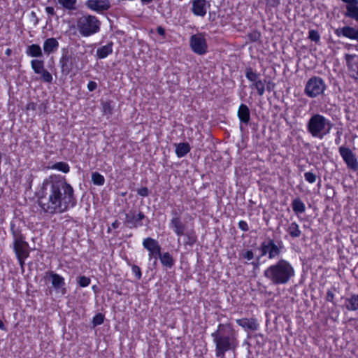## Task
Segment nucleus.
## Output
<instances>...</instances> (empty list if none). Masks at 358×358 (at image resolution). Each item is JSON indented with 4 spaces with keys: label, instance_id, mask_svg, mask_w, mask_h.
<instances>
[{
    "label": "nucleus",
    "instance_id": "34",
    "mask_svg": "<svg viewBox=\"0 0 358 358\" xmlns=\"http://www.w3.org/2000/svg\"><path fill=\"white\" fill-rule=\"evenodd\" d=\"M292 207L296 213H302L306 209L304 203L299 198H296L292 201Z\"/></svg>",
    "mask_w": 358,
    "mask_h": 358
},
{
    "label": "nucleus",
    "instance_id": "30",
    "mask_svg": "<svg viewBox=\"0 0 358 358\" xmlns=\"http://www.w3.org/2000/svg\"><path fill=\"white\" fill-rule=\"evenodd\" d=\"M286 231L289 234V236L293 238H299L301 234V231L299 229V227L298 224L295 222L289 224Z\"/></svg>",
    "mask_w": 358,
    "mask_h": 358
},
{
    "label": "nucleus",
    "instance_id": "47",
    "mask_svg": "<svg viewBox=\"0 0 358 358\" xmlns=\"http://www.w3.org/2000/svg\"><path fill=\"white\" fill-rule=\"evenodd\" d=\"M181 213H182L181 210L178 211L175 208L172 209L171 211V220L181 218V217H180Z\"/></svg>",
    "mask_w": 358,
    "mask_h": 358
},
{
    "label": "nucleus",
    "instance_id": "48",
    "mask_svg": "<svg viewBox=\"0 0 358 358\" xmlns=\"http://www.w3.org/2000/svg\"><path fill=\"white\" fill-rule=\"evenodd\" d=\"M98 85L95 81L90 80L87 83V87L90 92H93L97 88Z\"/></svg>",
    "mask_w": 358,
    "mask_h": 358
},
{
    "label": "nucleus",
    "instance_id": "23",
    "mask_svg": "<svg viewBox=\"0 0 358 358\" xmlns=\"http://www.w3.org/2000/svg\"><path fill=\"white\" fill-rule=\"evenodd\" d=\"M237 115L241 123H243L245 125L249 124L250 120V113L247 105L241 103L239 106L237 111Z\"/></svg>",
    "mask_w": 358,
    "mask_h": 358
},
{
    "label": "nucleus",
    "instance_id": "8",
    "mask_svg": "<svg viewBox=\"0 0 358 358\" xmlns=\"http://www.w3.org/2000/svg\"><path fill=\"white\" fill-rule=\"evenodd\" d=\"M191 50L198 55H203L208 52V44L205 36L201 33L193 34L189 38Z\"/></svg>",
    "mask_w": 358,
    "mask_h": 358
},
{
    "label": "nucleus",
    "instance_id": "39",
    "mask_svg": "<svg viewBox=\"0 0 358 358\" xmlns=\"http://www.w3.org/2000/svg\"><path fill=\"white\" fill-rule=\"evenodd\" d=\"M305 93L309 97H313V77L309 78L305 87Z\"/></svg>",
    "mask_w": 358,
    "mask_h": 358
},
{
    "label": "nucleus",
    "instance_id": "41",
    "mask_svg": "<svg viewBox=\"0 0 358 358\" xmlns=\"http://www.w3.org/2000/svg\"><path fill=\"white\" fill-rule=\"evenodd\" d=\"M105 316L102 313H96L92 318V324L94 327L101 325L103 323Z\"/></svg>",
    "mask_w": 358,
    "mask_h": 358
},
{
    "label": "nucleus",
    "instance_id": "22",
    "mask_svg": "<svg viewBox=\"0 0 358 358\" xmlns=\"http://www.w3.org/2000/svg\"><path fill=\"white\" fill-rule=\"evenodd\" d=\"M59 46L58 41L55 38H48L43 42V51L47 55L54 53L57 51Z\"/></svg>",
    "mask_w": 358,
    "mask_h": 358
},
{
    "label": "nucleus",
    "instance_id": "19",
    "mask_svg": "<svg viewBox=\"0 0 358 358\" xmlns=\"http://www.w3.org/2000/svg\"><path fill=\"white\" fill-rule=\"evenodd\" d=\"M236 324L241 327L245 331H256L259 328V324L257 318L243 317L236 320Z\"/></svg>",
    "mask_w": 358,
    "mask_h": 358
},
{
    "label": "nucleus",
    "instance_id": "35",
    "mask_svg": "<svg viewBox=\"0 0 358 358\" xmlns=\"http://www.w3.org/2000/svg\"><path fill=\"white\" fill-rule=\"evenodd\" d=\"M92 182L95 185L101 186L105 183V178L99 172H93L92 173Z\"/></svg>",
    "mask_w": 358,
    "mask_h": 358
},
{
    "label": "nucleus",
    "instance_id": "15",
    "mask_svg": "<svg viewBox=\"0 0 358 358\" xmlns=\"http://www.w3.org/2000/svg\"><path fill=\"white\" fill-rule=\"evenodd\" d=\"M85 6L89 10L101 14L110 8V3L109 0H87Z\"/></svg>",
    "mask_w": 358,
    "mask_h": 358
},
{
    "label": "nucleus",
    "instance_id": "62",
    "mask_svg": "<svg viewBox=\"0 0 358 358\" xmlns=\"http://www.w3.org/2000/svg\"><path fill=\"white\" fill-rule=\"evenodd\" d=\"M141 1L143 5H148L152 1V0H141Z\"/></svg>",
    "mask_w": 358,
    "mask_h": 358
},
{
    "label": "nucleus",
    "instance_id": "46",
    "mask_svg": "<svg viewBox=\"0 0 358 358\" xmlns=\"http://www.w3.org/2000/svg\"><path fill=\"white\" fill-rule=\"evenodd\" d=\"M238 228L243 231H248L249 230L248 224L245 220H240L238 223Z\"/></svg>",
    "mask_w": 358,
    "mask_h": 358
},
{
    "label": "nucleus",
    "instance_id": "54",
    "mask_svg": "<svg viewBox=\"0 0 358 358\" xmlns=\"http://www.w3.org/2000/svg\"><path fill=\"white\" fill-rule=\"evenodd\" d=\"M45 12L48 15L53 16L55 15V11L53 7L52 6H47L45 8Z\"/></svg>",
    "mask_w": 358,
    "mask_h": 358
},
{
    "label": "nucleus",
    "instance_id": "33",
    "mask_svg": "<svg viewBox=\"0 0 358 358\" xmlns=\"http://www.w3.org/2000/svg\"><path fill=\"white\" fill-rule=\"evenodd\" d=\"M326 89V85L322 78L315 76V96L322 94Z\"/></svg>",
    "mask_w": 358,
    "mask_h": 358
},
{
    "label": "nucleus",
    "instance_id": "7",
    "mask_svg": "<svg viewBox=\"0 0 358 358\" xmlns=\"http://www.w3.org/2000/svg\"><path fill=\"white\" fill-rule=\"evenodd\" d=\"M282 245V241L276 244L272 238H268L263 241L259 248L260 257L268 256V259H273L278 257L281 252L280 248Z\"/></svg>",
    "mask_w": 358,
    "mask_h": 358
},
{
    "label": "nucleus",
    "instance_id": "37",
    "mask_svg": "<svg viewBox=\"0 0 358 358\" xmlns=\"http://www.w3.org/2000/svg\"><path fill=\"white\" fill-rule=\"evenodd\" d=\"M58 2L64 8L71 10L76 8L77 0H58Z\"/></svg>",
    "mask_w": 358,
    "mask_h": 358
},
{
    "label": "nucleus",
    "instance_id": "31",
    "mask_svg": "<svg viewBox=\"0 0 358 358\" xmlns=\"http://www.w3.org/2000/svg\"><path fill=\"white\" fill-rule=\"evenodd\" d=\"M185 236V245H188L189 246H192L197 241V236L196 234V232L194 229H191L189 231H185V234L183 235Z\"/></svg>",
    "mask_w": 358,
    "mask_h": 358
},
{
    "label": "nucleus",
    "instance_id": "6",
    "mask_svg": "<svg viewBox=\"0 0 358 358\" xmlns=\"http://www.w3.org/2000/svg\"><path fill=\"white\" fill-rule=\"evenodd\" d=\"M245 75L246 78L252 83L250 87L251 89L257 90V94L259 96H263L266 90V80H261L260 74L250 66L245 68Z\"/></svg>",
    "mask_w": 358,
    "mask_h": 358
},
{
    "label": "nucleus",
    "instance_id": "16",
    "mask_svg": "<svg viewBox=\"0 0 358 358\" xmlns=\"http://www.w3.org/2000/svg\"><path fill=\"white\" fill-rule=\"evenodd\" d=\"M48 275L52 279V285L57 293H60L64 295L67 290L65 287V279L61 275L56 273L53 271H50Z\"/></svg>",
    "mask_w": 358,
    "mask_h": 358
},
{
    "label": "nucleus",
    "instance_id": "56",
    "mask_svg": "<svg viewBox=\"0 0 358 358\" xmlns=\"http://www.w3.org/2000/svg\"><path fill=\"white\" fill-rule=\"evenodd\" d=\"M266 84V90L268 91V92H271L273 87H274V84H271V83L270 81H268Z\"/></svg>",
    "mask_w": 358,
    "mask_h": 358
},
{
    "label": "nucleus",
    "instance_id": "49",
    "mask_svg": "<svg viewBox=\"0 0 358 358\" xmlns=\"http://www.w3.org/2000/svg\"><path fill=\"white\" fill-rule=\"evenodd\" d=\"M16 259L17 260V262L20 266L22 271L23 272L24 271L25 260L27 259V257H16Z\"/></svg>",
    "mask_w": 358,
    "mask_h": 358
},
{
    "label": "nucleus",
    "instance_id": "38",
    "mask_svg": "<svg viewBox=\"0 0 358 358\" xmlns=\"http://www.w3.org/2000/svg\"><path fill=\"white\" fill-rule=\"evenodd\" d=\"M102 111L104 115H111L113 113V106L110 101L102 103Z\"/></svg>",
    "mask_w": 358,
    "mask_h": 358
},
{
    "label": "nucleus",
    "instance_id": "24",
    "mask_svg": "<svg viewBox=\"0 0 358 358\" xmlns=\"http://www.w3.org/2000/svg\"><path fill=\"white\" fill-rule=\"evenodd\" d=\"M345 306L348 310L355 311L358 310V293L351 294L345 300Z\"/></svg>",
    "mask_w": 358,
    "mask_h": 358
},
{
    "label": "nucleus",
    "instance_id": "36",
    "mask_svg": "<svg viewBox=\"0 0 358 358\" xmlns=\"http://www.w3.org/2000/svg\"><path fill=\"white\" fill-rule=\"evenodd\" d=\"M261 36V32L257 29H253L247 34V38L251 43H255L260 41Z\"/></svg>",
    "mask_w": 358,
    "mask_h": 358
},
{
    "label": "nucleus",
    "instance_id": "50",
    "mask_svg": "<svg viewBox=\"0 0 358 358\" xmlns=\"http://www.w3.org/2000/svg\"><path fill=\"white\" fill-rule=\"evenodd\" d=\"M37 108V103L33 101L29 102L26 105L27 110H32L34 111Z\"/></svg>",
    "mask_w": 358,
    "mask_h": 358
},
{
    "label": "nucleus",
    "instance_id": "1",
    "mask_svg": "<svg viewBox=\"0 0 358 358\" xmlns=\"http://www.w3.org/2000/svg\"><path fill=\"white\" fill-rule=\"evenodd\" d=\"M37 203L45 213H63L77 204L73 187L64 178L55 177L43 183L41 195Z\"/></svg>",
    "mask_w": 358,
    "mask_h": 358
},
{
    "label": "nucleus",
    "instance_id": "4",
    "mask_svg": "<svg viewBox=\"0 0 358 358\" xmlns=\"http://www.w3.org/2000/svg\"><path fill=\"white\" fill-rule=\"evenodd\" d=\"M101 22L99 19L89 13L83 14L76 20V27L83 37H90L101 30Z\"/></svg>",
    "mask_w": 358,
    "mask_h": 358
},
{
    "label": "nucleus",
    "instance_id": "27",
    "mask_svg": "<svg viewBox=\"0 0 358 358\" xmlns=\"http://www.w3.org/2000/svg\"><path fill=\"white\" fill-rule=\"evenodd\" d=\"M159 258L162 266L166 268H171L175 264L173 256L169 252L161 254Z\"/></svg>",
    "mask_w": 358,
    "mask_h": 358
},
{
    "label": "nucleus",
    "instance_id": "11",
    "mask_svg": "<svg viewBox=\"0 0 358 358\" xmlns=\"http://www.w3.org/2000/svg\"><path fill=\"white\" fill-rule=\"evenodd\" d=\"M331 124L327 122L326 118L319 114H315V138L322 139L325 135L329 133Z\"/></svg>",
    "mask_w": 358,
    "mask_h": 358
},
{
    "label": "nucleus",
    "instance_id": "32",
    "mask_svg": "<svg viewBox=\"0 0 358 358\" xmlns=\"http://www.w3.org/2000/svg\"><path fill=\"white\" fill-rule=\"evenodd\" d=\"M50 169L61 171L64 173H68L70 171L69 165L64 162H56L50 166Z\"/></svg>",
    "mask_w": 358,
    "mask_h": 358
},
{
    "label": "nucleus",
    "instance_id": "2",
    "mask_svg": "<svg viewBox=\"0 0 358 358\" xmlns=\"http://www.w3.org/2000/svg\"><path fill=\"white\" fill-rule=\"evenodd\" d=\"M210 336L216 358H226L227 352H235L238 346V334L231 323L219 324Z\"/></svg>",
    "mask_w": 358,
    "mask_h": 358
},
{
    "label": "nucleus",
    "instance_id": "57",
    "mask_svg": "<svg viewBox=\"0 0 358 358\" xmlns=\"http://www.w3.org/2000/svg\"><path fill=\"white\" fill-rule=\"evenodd\" d=\"M120 223L119 221L116 220L111 224V227L113 229H117L120 227Z\"/></svg>",
    "mask_w": 358,
    "mask_h": 358
},
{
    "label": "nucleus",
    "instance_id": "29",
    "mask_svg": "<svg viewBox=\"0 0 358 358\" xmlns=\"http://www.w3.org/2000/svg\"><path fill=\"white\" fill-rule=\"evenodd\" d=\"M26 54L31 57H41L43 52L41 48L38 44H31L26 50Z\"/></svg>",
    "mask_w": 358,
    "mask_h": 358
},
{
    "label": "nucleus",
    "instance_id": "10",
    "mask_svg": "<svg viewBox=\"0 0 358 358\" xmlns=\"http://www.w3.org/2000/svg\"><path fill=\"white\" fill-rule=\"evenodd\" d=\"M145 218L146 216L143 212L136 213V210H131L125 214L124 224L129 229H137L143 225V220Z\"/></svg>",
    "mask_w": 358,
    "mask_h": 358
},
{
    "label": "nucleus",
    "instance_id": "28",
    "mask_svg": "<svg viewBox=\"0 0 358 358\" xmlns=\"http://www.w3.org/2000/svg\"><path fill=\"white\" fill-rule=\"evenodd\" d=\"M191 150V146L188 143H180L176 145V154L178 158H182Z\"/></svg>",
    "mask_w": 358,
    "mask_h": 358
},
{
    "label": "nucleus",
    "instance_id": "9",
    "mask_svg": "<svg viewBox=\"0 0 358 358\" xmlns=\"http://www.w3.org/2000/svg\"><path fill=\"white\" fill-rule=\"evenodd\" d=\"M31 67L33 71L40 75V80L48 84L52 83V75L45 69V62L43 59H32L31 61Z\"/></svg>",
    "mask_w": 358,
    "mask_h": 358
},
{
    "label": "nucleus",
    "instance_id": "55",
    "mask_svg": "<svg viewBox=\"0 0 358 358\" xmlns=\"http://www.w3.org/2000/svg\"><path fill=\"white\" fill-rule=\"evenodd\" d=\"M157 32L158 33V34H159L162 37H164V38L165 37L166 31H165V29L162 26H158L157 27Z\"/></svg>",
    "mask_w": 358,
    "mask_h": 358
},
{
    "label": "nucleus",
    "instance_id": "25",
    "mask_svg": "<svg viewBox=\"0 0 358 358\" xmlns=\"http://www.w3.org/2000/svg\"><path fill=\"white\" fill-rule=\"evenodd\" d=\"M113 46V43L112 41H110L108 43H107L106 45L99 48L96 51V57L99 59L106 58L108 55L112 54Z\"/></svg>",
    "mask_w": 358,
    "mask_h": 358
},
{
    "label": "nucleus",
    "instance_id": "12",
    "mask_svg": "<svg viewBox=\"0 0 358 358\" xmlns=\"http://www.w3.org/2000/svg\"><path fill=\"white\" fill-rule=\"evenodd\" d=\"M143 246L149 252V260L155 259L154 264H156L157 259L162 254L161 246L158 241L151 237H148L143 240Z\"/></svg>",
    "mask_w": 358,
    "mask_h": 358
},
{
    "label": "nucleus",
    "instance_id": "63",
    "mask_svg": "<svg viewBox=\"0 0 358 358\" xmlns=\"http://www.w3.org/2000/svg\"><path fill=\"white\" fill-rule=\"evenodd\" d=\"M0 329L6 330V327L4 325V323L1 320H0Z\"/></svg>",
    "mask_w": 358,
    "mask_h": 358
},
{
    "label": "nucleus",
    "instance_id": "18",
    "mask_svg": "<svg viewBox=\"0 0 358 358\" xmlns=\"http://www.w3.org/2000/svg\"><path fill=\"white\" fill-rule=\"evenodd\" d=\"M13 250L15 257H29L31 252V248L27 241L13 243Z\"/></svg>",
    "mask_w": 358,
    "mask_h": 358
},
{
    "label": "nucleus",
    "instance_id": "53",
    "mask_svg": "<svg viewBox=\"0 0 358 358\" xmlns=\"http://www.w3.org/2000/svg\"><path fill=\"white\" fill-rule=\"evenodd\" d=\"M334 299V294L332 291L328 290L326 296V300L329 302H333Z\"/></svg>",
    "mask_w": 358,
    "mask_h": 358
},
{
    "label": "nucleus",
    "instance_id": "45",
    "mask_svg": "<svg viewBox=\"0 0 358 358\" xmlns=\"http://www.w3.org/2000/svg\"><path fill=\"white\" fill-rule=\"evenodd\" d=\"M137 194L141 197H146L150 194V190L147 187H142L137 189Z\"/></svg>",
    "mask_w": 358,
    "mask_h": 358
},
{
    "label": "nucleus",
    "instance_id": "44",
    "mask_svg": "<svg viewBox=\"0 0 358 358\" xmlns=\"http://www.w3.org/2000/svg\"><path fill=\"white\" fill-rule=\"evenodd\" d=\"M268 8H277L280 5V0H265Z\"/></svg>",
    "mask_w": 358,
    "mask_h": 358
},
{
    "label": "nucleus",
    "instance_id": "21",
    "mask_svg": "<svg viewBox=\"0 0 358 358\" xmlns=\"http://www.w3.org/2000/svg\"><path fill=\"white\" fill-rule=\"evenodd\" d=\"M169 227L178 237L182 236L187 230V225L182 222L181 218L170 220Z\"/></svg>",
    "mask_w": 358,
    "mask_h": 358
},
{
    "label": "nucleus",
    "instance_id": "51",
    "mask_svg": "<svg viewBox=\"0 0 358 358\" xmlns=\"http://www.w3.org/2000/svg\"><path fill=\"white\" fill-rule=\"evenodd\" d=\"M308 130L313 136V114L310 117L308 120Z\"/></svg>",
    "mask_w": 358,
    "mask_h": 358
},
{
    "label": "nucleus",
    "instance_id": "64",
    "mask_svg": "<svg viewBox=\"0 0 358 358\" xmlns=\"http://www.w3.org/2000/svg\"><path fill=\"white\" fill-rule=\"evenodd\" d=\"M107 232H108V233H110V227H108V228Z\"/></svg>",
    "mask_w": 358,
    "mask_h": 358
},
{
    "label": "nucleus",
    "instance_id": "26",
    "mask_svg": "<svg viewBox=\"0 0 358 358\" xmlns=\"http://www.w3.org/2000/svg\"><path fill=\"white\" fill-rule=\"evenodd\" d=\"M345 16L358 21V0L356 3L345 6Z\"/></svg>",
    "mask_w": 358,
    "mask_h": 358
},
{
    "label": "nucleus",
    "instance_id": "13",
    "mask_svg": "<svg viewBox=\"0 0 358 358\" xmlns=\"http://www.w3.org/2000/svg\"><path fill=\"white\" fill-rule=\"evenodd\" d=\"M339 153L348 169L356 171L358 170V161L352 151L347 147L339 148Z\"/></svg>",
    "mask_w": 358,
    "mask_h": 358
},
{
    "label": "nucleus",
    "instance_id": "59",
    "mask_svg": "<svg viewBox=\"0 0 358 358\" xmlns=\"http://www.w3.org/2000/svg\"><path fill=\"white\" fill-rule=\"evenodd\" d=\"M308 38L311 41H313V29H310L308 31Z\"/></svg>",
    "mask_w": 358,
    "mask_h": 358
},
{
    "label": "nucleus",
    "instance_id": "60",
    "mask_svg": "<svg viewBox=\"0 0 358 358\" xmlns=\"http://www.w3.org/2000/svg\"><path fill=\"white\" fill-rule=\"evenodd\" d=\"M341 1L346 3V5H349L350 3H356L357 0H341Z\"/></svg>",
    "mask_w": 358,
    "mask_h": 358
},
{
    "label": "nucleus",
    "instance_id": "43",
    "mask_svg": "<svg viewBox=\"0 0 358 358\" xmlns=\"http://www.w3.org/2000/svg\"><path fill=\"white\" fill-rule=\"evenodd\" d=\"M131 272L135 275L136 280H140L142 278V272L141 268L136 265H131Z\"/></svg>",
    "mask_w": 358,
    "mask_h": 358
},
{
    "label": "nucleus",
    "instance_id": "3",
    "mask_svg": "<svg viewBox=\"0 0 358 358\" xmlns=\"http://www.w3.org/2000/svg\"><path fill=\"white\" fill-rule=\"evenodd\" d=\"M264 275L275 285H285L294 275V269L289 262L280 259L269 266Z\"/></svg>",
    "mask_w": 358,
    "mask_h": 358
},
{
    "label": "nucleus",
    "instance_id": "58",
    "mask_svg": "<svg viewBox=\"0 0 358 358\" xmlns=\"http://www.w3.org/2000/svg\"><path fill=\"white\" fill-rule=\"evenodd\" d=\"M320 36L317 31H315V43L320 41Z\"/></svg>",
    "mask_w": 358,
    "mask_h": 358
},
{
    "label": "nucleus",
    "instance_id": "17",
    "mask_svg": "<svg viewBox=\"0 0 358 358\" xmlns=\"http://www.w3.org/2000/svg\"><path fill=\"white\" fill-rule=\"evenodd\" d=\"M210 4L207 0H193L191 11L195 16L204 17Z\"/></svg>",
    "mask_w": 358,
    "mask_h": 358
},
{
    "label": "nucleus",
    "instance_id": "14",
    "mask_svg": "<svg viewBox=\"0 0 358 358\" xmlns=\"http://www.w3.org/2000/svg\"><path fill=\"white\" fill-rule=\"evenodd\" d=\"M344 59L350 77L358 83V54L346 53Z\"/></svg>",
    "mask_w": 358,
    "mask_h": 358
},
{
    "label": "nucleus",
    "instance_id": "52",
    "mask_svg": "<svg viewBox=\"0 0 358 358\" xmlns=\"http://www.w3.org/2000/svg\"><path fill=\"white\" fill-rule=\"evenodd\" d=\"M305 179L310 183H313V172L308 171L304 175Z\"/></svg>",
    "mask_w": 358,
    "mask_h": 358
},
{
    "label": "nucleus",
    "instance_id": "40",
    "mask_svg": "<svg viewBox=\"0 0 358 358\" xmlns=\"http://www.w3.org/2000/svg\"><path fill=\"white\" fill-rule=\"evenodd\" d=\"M77 282L80 287H87L90 285L91 279L85 275H80L78 278Z\"/></svg>",
    "mask_w": 358,
    "mask_h": 358
},
{
    "label": "nucleus",
    "instance_id": "20",
    "mask_svg": "<svg viewBox=\"0 0 358 358\" xmlns=\"http://www.w3.org/2000/svg\"><path fill=\"white\" fill-rule=\"evenodd\" d=\"M10 231L13 238V243L26 241V236L22 233V227L17 220L10 222Z\"/></svg>",
    "mask_w": 358,
    "mask_h": 358
},
{
    "label": "nucleus",
    "instance_id": "61",
    "mask_svg": "<svg viewBox=\"0 0 358 358\" xmlns=\"http://www.w3.org/2000/svg\"><path fill=\"white\" fill-rule=\"evenodd\" d=\"M5 54L6 56L9 57L12 54V50L10 48H7L6 50H5Z\"/></svg>",
    "mask_w": 358,
    "mask_h": 358
},
{
    "label": "nucleus",
    "instance_id": "42",
    "mask_svg": "<svg viewBox=\"0 0 358 358\" xmlns=\"http://www.w3.org/2000/svg\"><path fill=\"white\" fill-rule=\"evenodd\" d=\"M240 258L250 261L254 258V253L252 250L242 251L240 254Z\"/></svg>",
    "mask_w": 358,
    "mask_h": 358
},
{
    "label": "nucleus",
    "instance_id": "5",
    "mask_svg": "<svg viewBox=\"0 0 358 358\" xmlns=\"http://www.w3.org/2000/svg\"><path fill=\"white\" fill-rule=\"evenodd\" d=\"M78 61L79 58L76 55L69 52L63 53L59 60L62 75L75 76L80 70Z\"/></svg>",
    "mask_w": 358,
    "mask_h": 358
}]
</instances>
